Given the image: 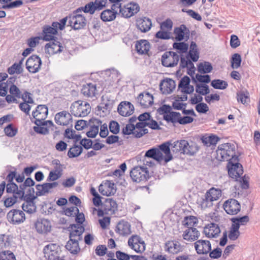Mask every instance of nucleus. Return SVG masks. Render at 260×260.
I'll use <instances>...</instances> for the list:
<instances>
[{
  "label": "nucleus",
  "instance_id": "f257e3e1",
  "mask_svg": "<svg viewBox=\"0 0 260 260\" xmlns=\"http://www.w3.org/2000/svg\"><path fill=\"white\" fill-rule=\"evenodd\" d=\"M235 146L233 143H226L219 145L216 150V158L220 161H228L239 156L236 155Z\"/></svg>",
  "mask_w": 260,
  "mask_h": 260
},
{
  "label": "nucleus",
  "instance_id": "f03ea898",
  "mask_svg": "<svg viewBox=\"0 0 260 260\" xmlns=\"http://www.w3.org/2000/svg\"><path fill=\"white\" fill-rule=\"evenodd\" d=\"M239 161L238 157H235L231 158L226 165L229 177L235 181H237L238 178L243 174V166Z\"/></svg>",
  "mask_w": 260,
  "mask_h": 260
},
{
  "label": "nucleus",
  "instance_id": "7ed1b4c3",
  "mask_svg": "<svg viewBox=\"0 0 260 260\" xmlns=\"http://www.w3.org/2000/svg\"><path fill=\"white\" fill-rule=\"evenodd\" d=\"M70 109L71 114L75 117H85L91 111L90 104L81 100H78L72 103Z\"/></svg>",
  "mask_w": 260,
  "mask_h": 260
},
{
  "label": "nucleus",
  "instance_id": "20e7f679",
  "mask_svg": "<svg viewBox=\"0 0 260 260\" xmlns=\"http://www.w3.org/2000/svg\"><path fill=\"white\" fill-rule=\"evenodd\" d=\"M130 177L134 182L146 181L151 177L146 167L136 166L130 172Z\"/></svg>",
  "mask_w": 260,
  "mask_h": 260
},
{
  "label": "nucleus",
  "instance_id": "39448f33",
  "mask_svg": "<svg viewBox=\"0 0 260 260\" xmlns=\"http://www.w3.org/2000/svg\"><path fill=\"white\" fill-rule=\"evenodd\" d=\"M68 25L74 30H79L84 28L86 24L85 17L81 14L75 13L69 15Z\"/></svg>",
  "mask_w": 260,
  "mask_h": 260
},
{
  "label": "nucleus",
  "instance_id": "423d86ee",
  "mask_svg": "<svg viewBox=\"0 0 260 260\" xmlns=\"http://www.w3.org/2000/svg\"><path fill=\"white\" fill-rule=\"evenodd\" d=\"M180 56L173 51H167L161 56L162 65L166 67H174L177 65Z\"/></svg>",
  "mask_w": 260,
  "mask_h": 260
},
{
  "label": "nucleus",
  "instance_id": "0eeeda50",
  "mask_svg": "<svg viewBox=\"0 0 260 260\" xmlns=\"http://www.w3.org/2000/svg\"><path fill=\"white\" fill-rule=\"evenodd\" d=\"M50 42L47 43L45 46V51L46 53L49 55H54L56 53H59L63 51L64 45L62 42L59 41L57 38H54V40L49 41Z\"/></svg>",
  "mask_w": 260,
  "mask_h": 260
},
{
  "label": "nucleus",
  "instance_id": "6e6552de",
  "mask_svg": "<svg viewBox=\"0 0 260 260\" xmlns=\"http://www.w3.org/2000/svg\"><path fill=\"white\" fill-rule=\"evenodd\" d=\"M42 64L41 58L37 55H32L27 59L26 68L29 72L35 74L38 72Z\"/></svg>",
  "mask_w": 260,
  "mask_h": 260
},
{
  "label": "nucleus",
  "instance_id": "1a4fd4ad",
  "mask_svg": "<svg viewBox=\"0 0 260 260\" xmlns=\"http://www.w3.org/2000/svg\"><path fill=\"white\" fill-rule=\"evenodd\" d=\"M222 207L226 213L229 215H236L241 210L240 203L235 199H230L225 201Z\"/></svg>",
  "mask_w": 260,
  "mask_h": 260
},
{
  "label": "nucleus",
  "instance_id": "9d476101",
  "mask_svg": "<svg viewBox=\"0 0 260 260\" xmlns=\"http://www.w3.org/2000/svg\"><path fill=\"white\" fill-rule=\"evenodd\" d=\"M7 218L10 223L20 224L25 221V215L21 210L12 209L7 213Z\"/></svg>",
  "mask_w": 260,
  "mask_h": 260
},
{
  "label": "nucleus",
  "instance_id": "9b49d317",
  "mask_svg": "<svg viewBox=\"0 0 260 260\" xmlns=\"http://www.w3.org/2000/svg\"><path fill=\"white\" fill-rule=\"evenodd\" d=\"M169 120L171 121V123L175 126L176 123H178L181 125H185L191 123L193 121V118L189 116H181L179 112H173L171 115L168 117Z\"/></svg>",
  "mask_w": 260,
  "mask_h": 260
},
{
  "label": "nucleus",
  "instance_id": "f8f14e48",
  "mask_svg": "<svg viewBox=\"0 0 260 260\" xmlns=\"http://www.w3.org/2000/svg\"><path fill=\"white\" fill-rule=\"evenodd\" d=\"M140 11V7L137 3H130L120 8V14L124 18H130Z\"/></svg>",
  "mask_w": 260,
  "mask_h": 260
},
{
  "label": "nucleus",
  "instance_id": "ddd939ff",
  "mask_svg": "<svg viewBox=\"0 0 260 260\" xmlns=\"http://www.w3.org/2000/svg\"><path fill=\"white\" fill-rule=\"evenodd\" d=\"M72 114L66 111H62L56 114L54 118L55 122L60 125H68L72 122Z\"/></svg>",
  "mask_w": 260,
  "mask_h": 260
},
{
  "label": "nucleus",
  "instance_id": "4468645a",
  "mask_svg": "<svg viewBox=\"0 0 260 260\" xmlns=\"http://www.w3.org/2000/svg\"><path fill=\"white\" fill-rule=\"evenodd\" d=\"M134 105L129 102H121L118 106L117 112L122 116H129L132 115L134 112Z\"/></svg>",
  "mask_w": 260,
  "mask_h": 260
},
{
  "label": "nucleus",
  "instance_id": "2eb2a0df",
  "mask_svg": "<svg viewBox=\"0 0 260 260\" xmlns=\"http://www.w3.org/2000/svg\"><path fill=\"white\" fill-rule=\"evenodd\" d=\"M194 244L198 254H207L211 250V244L208 240H199Z\"/></svg>",
  "mask_w": 260,
  "mask_h": 260
},
{
  "label": "nucleus",
  "instance_id": "dca6fc26",
  "mask_svg": "<svg viewBox=\"0 0 260 260\" xmlns=\"http://www.w3.org/2000/svg\"><path fill=\"white\" fill-rule=\"evenodd\" d=\"M175 87L176 82L171 78L165 79L159 84V89L162 94H170Z\"/></svg>",
  "mask_w": 260,
  "mask_h": 260
},
{
  "label": "nucleus",
  "instance_id": "f3484780",
  "mask_svg": "<svg viewBox=\"0 0 260 260\" xmlns=\"http://www.w3.org/2000/svg\"><path fill=\"white\" fill-rule=\"evenodd\" d=\"M45 256L48 260H57L60 257V254L56 250V244H48L45 246L43 249Z\"/></svg>",
  "mask_w": 260,
  "mask_h": 260
},
{
  "label": "nucleus",
  "instance_id": "a211bd4d",
  "mask_svg": "<svg viewBox=\"0 0 260 260\" xmlns=\"http://www.w3.org/2000/svg\"><path fill=\"white\" fill-rule=\"evenodd\" d=\"M220 232L218 225L213 222L208 224L203 231V233L206 236L209 238H217L220 233Z\"/></svg>",
  "mask_w": 260,
  "mask_h": 260
},
{
  "label": "nucleus",
  "instance_id": "6ab92c4d",
  "mask_svg": "<svg viewBox=\"0 0 260 260\" xmlns=\"http://www.w3.org/2000/svg\"><path fill=\"white\" fill-rule=\"evenodd\" d=\"M37 231L40 234H47L51 231V225L50 221L43 218L38 220L35 223Z\"/></svg>",
  "mask_w": 260,
  "mask_h": 260
},
{
  "label": "nucleus",
  "instance_id": "aec40b11",
  "mask_svg": "<svg viewBox=\"0 0 260 260\" xmlns=\"http://www.w3.org/2000/svg\"><path fill=\"white\" fill-rule=\"evenodd\" d=\"M102 208L104 209L106 214H108L109 212L111 215L115 213L117 210L118 205L116 201L113 199H105L101 206Z\"/></svg>",
  "mask_w": 260,
  "mask_h": 260
},
{
  "label": "nucleus",
  "instance_id": "412c9836",
  "mask_svg": "<svg viewBox=\"0 0 260 260\" xmlns=\"http://www.w3.org/2000/svg\"><path fill=\"white\" fill-rule=\"evenodd\" d=\"M137 52L139 55L148 54L150 48V44L147 40H140L137 41L135 44Z\"/></svg>",
  "mask_w": 260,
  "mask_h": 260
},
{
  "label": "nucleus",
  "instance_id": "4be33fe9",
  "mask_svg": "<svg viewBox=\"0 0 260 260\" xmlns=\"http://www.w3.org/2000/svg\"><path fill=\"white\" fill-rule=\"evenodd\" d=\"M136 26L142 32H146L151 28V20L147 17L140 18L136 21Z\"/></svg>",
  "mask_w": 260,
  "mask_h": 260
},
{
  "label": "nucleus",
  "instance_id": "5701e85b",
  "mask_svg": "<svg viewBox=\"0 0 260 260\" xmlns=\"http://www.w3.org/2000/svg\"><path fill=\"white\" fill-rule=\"evenodd\" d=\"M138 99L140 104L144 108H148L153 104V96L149 92H146L139 94Z\"/></svg>",
  "mask_w": 260,
  "mask_h": 260
},
{
  "label": "nucleus",
  "instance_id": "b1692460",
  "mask_svg": "<svg viewBox=\"0 0 260 260\" xmlns=\"http://www.w3.org/2000/svg\"><path fill=\"white\" fill-rule=\"evenodd\" d=\"M58 31L56 30L54 28H52L51 26L46 25H44L43 29V40L45 41H49L54 40V38L57 39L54 35H57Z\"/></svg>",
  "mask_w": 260,
  "mask_h": 260
},
{
  "label": "nucleus",
  "instance_id": "393cba45",
  "mask_svg": "<svg viewBox=\"0 0 260 260\" xmlns=\"http://www.w3.org/2000/svg\"><path fill=\"white\" fill-rule=\"evenodd\" d=\"M165 250L169 253L177 254L181 251V247L178 241H168L165 243Z\"/></svg>",
  "mask_w": 260,
  "mask_h": 260
},
{
  "label": "nucleus",
  "instance_id": "a878e982",
  "mask_svg": "<svg viewBox=\"0 0 260 260\" xmlns=\"http://www.w3.org/2000/svg\"><path fill=\"white\" fill-rule=\"evenodd\" d=\"M115 231L121 235H128L131 233V225L128 222L122 220L117 224Z\"/></svg>",
  "mask_w": 260,
  "mask_h": 260
},
{
  "label": "nucleus",
  "instance_id": "bb28decb",
  "mask_svg": "<svg viewBox=\"0 0 260 260\" xmlns=\"http://www.w3.org/2000/svg\"><path fill=\"white\" fill-rule=\"evenodd\" d=\"M172 145V151L174 153H178L184 154L183 150L185 147L188 145V141L185 140H178L174 142Z\"/></svg>",
  "mask_w": 260,
  "mask_h": 260
},
{
  "label": "nucleus",
  "instance_id": "cd10ccee",
  "mask_svg": "<svg viewBox=\"0 0 260 260\" xmlns=\"http://www.w3.org/2000/svg\"><path fill=\"white\" fill-rule=\"evenodd\" d=\"M200 236V233L197 229L193 227L188 229L184 232L183 238L188 241H193L197 240Z\"/></svg>",
  "mask_w": 260,
  "mask_h": 260
},
{
  "label": "nucleus",
  "instance_id": "c85d7f7f",
  "mask_svg": "<svg viewBox=\"0 0 260 260\" xmlns=\"http://www.w3.org/2000/svg\"><path fill=\"white\" fill-rule=\"evenodd\" d=\"M79 241L76 239H69L65 246L66 248L72 254H77L80 251Z\"/></svg>",
  "mask_w": 260,
  "mask_h": 260
},
{
  "label": "nucleus",
  "instance_id": "c756f323",
  "mask_svg": "<svg viewBox=\"0 0 260 260\" xmlns=\"http://www.w3.org/2000/svg\"><path fill=\"white\" fill-rule=\"evenodd\" d=\"M145 157L151 158L157 161H160L163 159V155L159 149L153 147L148 150L145 154Z\"/></svg>",
  "mask_w": 260,
  "mask_h": 260
},
{
  "label": "nucleus",
  "instance_id": "7c9ffc66",
  "mask_svg": "<svg viewBox=\"0 0 260 260\" xmlns=\"http://www.w3.org/2000/svg\"><path fill=\"white\" fill-rule=\"evenodd\" d=\"M96 91V85L89 83L84 85L81 89L82 93L87 97H93L95 96Z\"/></svg>",
  "mask_w": 260,
  "mask_h": 260
},
{
  "label": "nucleus",
  "instance_id": "2f4dec72",
  "mask_svg": "<svg viewBox=\"0 0 260 260\" xmlns=\"http://www.w3.org/2000/svg\"><path fill=\"white\" fill-rule=\"evenodd\" d=\"M48 114V108L45 105H39L35 111L32 112L33 117L40 116L42 119H45Z\"/></svg>",
  "mask_w": 260,
  "mask_h": 260
},
{
  "label": "nucleus",
  "instance_id": "473e14b6",
  "mask_svg": "<svg viewBox=\"0 0 260 260\" xmlns=\"http://www.w3.org/2000/svg\"><path fill=\"white\" fill-rule=\"evenodd\" d=\"M172 107L169 105L164 104L160 106L157 110V112L160 115H163V119L167 122V123L171 122V121L169 120L168 117L171 115L172 113L175 112V111H172Z\"/></svg>",
  "mask_w": 260,
  "mask_h": 260
},
{
  "label": "nucleus",
  "instance_id": "72a5a7b5",
  "mask_svg": "<svg viewBox=\"0 0 260 260\" xmlns=\"http://www.w3.org/2000/svg\"><path fill=\"white\" fill-rule=\"evenodd\" d=\"M101 105L104 106V109L106 112H110L113 107L115 100H113L111 95H103L101 97Z\"/></svg>",
  "mask_w": 260,
  "mask_h": 260
},
{
  "label": "nucleus",
  "instance_id": "f704fd0d",
  "mask_svg": "<svg viewBox=\"0 0 260 260\" xmlns=\"http://www.w3.org/2000/svg\"><path fill=\"white\" fill-rule=\"evenodd\" d=\"M117 14V11L106 9L101 13L100 17L101 20L104 22L111 21L115 19Z\"/></svg>",
  "mask_w": 260,
  "mask_h": 260
},
{
  "label": "nucleus",
  "instance_id": "c9c22d12",
  "mask_svg": "<svg viewBox=\"0 0 260 260\" xmlns=\"http://www.w3.org/2000/svg\"><path fill=\"white\" fill-rule=\"evenodd\" d=\"M197 70L201 74H208L212 72L213 67L210 62L204 61L198 64Z\"/></svg>",
  "mask_w": 260,
  "mask_h": 260
},
{
  "label": "nucleus",
  "instance_id": "e433bc0d",
  "mask_svg": "<svg viewBox=\"0 0 260 260\" xmlns=\"http://www.w3.org/2000/svg\"><path fill=\"white\" fill-rule=\"evenodd\" d=\"M83 148L81 146L74 144L67 153L68 156L70 158H75L80 156L83 152Z\"/></svg>",
  "mask_w": 260,
  "mask_h": 260
},
{
  "label": "nucleus",
  "instance_id": "4c0bfd02",
  "mask_svg": "<svg viewBox=\"0 0 260 260\" xmlns=\"http://www.w3.org/2000/svg\"><path fill=\"white\" fill-rule=\"evenodd\" d=\"M200 147L199 146L193 142H188V145L185 147L183 150L184 154H186L189 156L193 155L199 150Z\"/></svg>",
  "mask_w": 260,
  "mask_h": 260
},
{
  "label": "nucleus",
  "instance_id": "58836bf2",
  "mask_svg": "<svg viewBox=\"0 0 260 260\" xmlns=\"http://www.w3.org/2000/svg\"><path fill=\"white\" fill-rule=\"evenodd\" d=\"M69 239H76L80 241L82 239V234L85 231L83 226H80V229L70 230Z\"/></svg>",
  "mask_w": 260,
  "mask_h": 260
},
{
  "label": "nucleus",
  "instance_id": "ea45409f",
  "mask_svg": "<svg viewBox=\"0 0 260 260\" xmlns=\"http://www.w3.org/2000/svg\"><path fill=\"white\" fill-rule=\"evenodd\" d=\"M185 30L186 25L184 24H181L179 27L174 28L175 39L177 42H180L184 40V32Z\"/></svg>",
  "mask_w": 260,
  "mask_h": 260
},
{
  "label": "nucleus",
  "instance_id": "a19ab883",
  "mask_svg": "<svg viewBox=\"0 0 260 260\" xmlns=\"http://www.w3.org/2000/svg\"><path fill=\"white\" fill-rule=\"evenodd\" d=\"M233 224L240 228V225H245L249 221L248 215H244L241 217H235L231 219Z\"/></svg>",
  "mask_w": 260,
  "mask_h": 260
},
{
  "label": "nucleus",
  "instance_id": "79ce46f5",
  "mask_svg": "<svg viewBox=\"0 0 260 260\" xmlns=\"http://www.w3.org/2000/svg\"><path fill=\"white\" fill-rule=\"evenodd\" d=\"M198 222V218L194 216H185L182 221V224L188 229L195 226Z\"/></svg>",
  "mask_w": 260,
  "mask_h": 260
},
{
  "label": "nucleus",
  "instance_id": "37998d69",
  "mask_svg": "<svg viewBox=\"0 0 260 260\" xmlns=\"http://www.w3.org/2000/svg\"><path fill=\"white\" fill-rule=\"evenodd\" d=\"M211 86L214 89L223 90L228 87V83L222 80L214 79L211 81Z\"/></svg>",
  "mask_w": 260,
  "mask_h": 260
},
{
  "label": "nucleus",
  "instance_id": "c03bdc74",
  "mask_svg": "<svg viewBox=\"0 0 260 260\" xmlns=\"http://www.w3.org/2000/svg\"><path fill=\"white\" fill-rule=\"evenodd\" d=\"M173 47L179 53H186L188 49V44L184 42H174Z\"/></svg>",
  "mask_w": 260,
  "mask_h": 260
},
{
  "label": "nucleus",
  "instance_id": "a18cd8bd",
  "mask_svg": "<svg viewBox=\"0 0 260 260\" xmlns=\"http://www.w3.org/2000/svg\"><path fill=\"white\" fill-rule=\"evenodd\" d=\"M237 98L238 101L240 102L243 104L250 102L249 94L247 90L238 92L237 93Z\"/></svg>",
  "mask_w": 260,
  "mask_h": 260
},
{
  "label": "nucleus",
  "instance_id": "49530a36",
  "mask_svg": "<svg viewBox=\"0 0 260 260\" xmlns=\"http://www.w3.org/2000/svg\"><path fill=\"white\" fill-rule=\"evenodd\" d=\"M196 92L202 95H206L210 93L209 87L205 84L196 83Z\"/></svg>",
  "mask_w": 260,
  "mask_h": 260
},
{
  "label": "nucleus",
  "instance_id": "de8ad7c7",
  "mask_svg": "<svg viewBox=\"0 0 260 260\" xmlns=\"http://www.w3.org/2000/svg\"><path fill=\"white\" fill-rule=\"evenodd\" d=\"M239 229L235 224H232L229 234V238L231 240L234 241L239 238L240 235Z\"/></svg>",
  "mask_w": 260,
  "mask_h": 260
},
{
  "label": "nucleus",
  "instance_id": "09e8293b",
  "mask_svg": "<svg viewBox=\"0 0 260 260\" xmlns=\"http://www.w3.org/2000/svg\"><path fill=\"white\" fill-rule=\"evenodd\" d=\"M242 59L241 56L239 53L234 54L231 59V67L233 69H237L240 67Z\"/></svg>",
  "mask_w": 260,
  "mask_h": 260
},
{
  "label": "nucleus",
  "instance_id": "8fccbe9b",
  "mask_svg": "<svg viewBox=\"0 0 260 260\" xmlns=\"http://www.w3.org/2000/svg\"><path fill=\"white\" fill-rule=\"evenodd\" d=\"M4 131L6 136L12 138L17 134L18 129L14 127L13 124L10 123L5 127Z\"/></svg>",
  "mask_w": 260,
  "mask_h": 260
},
{
  "label": "nucleus",
  "instance_id": "3c124183",
  "mask_svg": "<svg viewBox=\"0 0 260 260\" xmlns=\"http://www.w3.org/2000/svg\"><path fill=\"white\" fill-rule=\"evenodd\" d=\"M10 237V235H6L4 234H0V247L2 248H6L11 246Z\"/></svg>",
  "mask_w": 260,
  "mask_h": 260
},
{
  "label": "nucleus",
  "instance_id": "603ef678",
  "mask_svg": "<svg viewBox=\"0 0 260 260\" xmlns=\"http://www.w3.org/2000/svg\"><path fill=\"white\" fill-rule=\"evenodd\" d=\"M141 240L142 238L140 236L137 235H133L128 240V245L132 249L135 250L136 249L135 245H139Z\"/></svg>",
  "mask_w": 260,
  "mask_h": 260
},
{
  "label": "nucleus",
  "instance_id": "864d4df0",
  "mask_svg": "<svg viewBox=\"0 0 260 260\" xmlns=\"http://www.w3.org/2000/svg\"><path fill=\"white\" fill-rule=\"evenodd\" d=\"M7 72L11 75H14L15 73L20 74L22 73L23 69L20 67V64H17V62H15L12 66L8 68Z\"/></svg>",
  "mask_w": 260,
  "mask_h": 260
},
{
  "label": "nucleus",
  "instance_id": "5fc2aeb1",
  "mask_svg": "<svg viewBox=\"0 0 260 260\" xmlns=\"http://www.w3.org/2000/svg\"><path fill=\"white\" fill-rule=\"evenodd\" d=\"M207 192L212 198L214 201H217L221 196V190L218 188L212 187L209 189Z\"/></svg>",
  "mask_w": 260,
  "mask_h": 260
},
{
  "label": "nucleus",
  "instance_id": "6e6d98bb",
  "mask_svg": "<svg viewBox=\"0 0 260 260\" xmlns=\"http://www.w3.org/2000/svg\"><path fill=\"white\" fill-rule=\"evenodd\" d=\"M170 35L171 32L170 31L160 29L155 34V38L161 40L174 39V38L171 37Z\"/></svg>",
  "mask_w": 260,
  "mask_h": 260
},
{
  "label": "nucleus",
  "instance_id": "4d7b16f0",
  "mask_svg": "<svg viewBox=\"0 0 260 260\" xmlns=\"http://www.w3.org/2000/svg\"><path fill=\"white\" fill-rule=\"evenodd\" d=\"M214 201V200L206 192L204 198H203L201 202V206L203 208H208L212 207L213 205L212 202Z\"/></svg>",
  "mask_w": 260,
  "mask_h": 260
},
{
  "label": "nucleus",
  "instance_id": "13d9d810",
  "mask_svg": "<svg viewBox=\"0 0 260 260\" xmlns=\"http://www.w3.org/2000/svg\"><path fill=\"white\" fill-rule=\"evenodd\" d=\"M23 1L22 0H16L13 2H10L7 4L2 6V8L4 9H10L20 7L23 5Z\"/></svg>",
  "mask_w": 260,
  "mask_h": 260
},
{
  "label": "nucleus",
  "instance_id": "bf43d9fd",
  "mask_svg": "<svg viewBox=\"0 0 260 260\" xmlns=\"http://www.w3.org/2000/svg\"><path fill=\"white\" fill-rule=\"evenodd\" d=\"M41 196H37V192L36 195L32 193H26L25 196L23 200L25 201L26 203H27V206L34 207V204H36L35 200L38 197Z\"/></svg>",
  "mask_w": 260,
  "mask_h": 260
},
{
  "label": "nucleus",
  "instance_id": "052dcab7",
  "mask_svg": "<svg viewBox=\"0 0 260 260\" xmlns=\"http://www.w3.org/2000/svg\"><path fill=\"white\" fill-rule=\"evenodd\" d=\"M110 132L114 135L118 134L120 132V125L118 122L115 120H112L109 124Z\"/></svg>",
  "mask_w": 260,
  "mask_h": 260
},
{
  "label": "nucleus",
  "instance_id": "680f3d73",
  "mask_svg": "<svg viewBox=\"0 0 260 260\" xmlns=\"http://www.w3.org/2000/svg\"><path fill=\"white\" fill-rule=\"evenodd\" d=\"M0 260H16L14 254L9 250L4 251L0 254Z\"/></svg>",
  "mask_w": 260,
  "mask_h": 260
},
{
  "label": "nucleus",
  "instance_id": "e2e57ef3",
  "mask_svg": "<svg viewBox=\"0 0 260 260\" xmlns=\"http://www.w3.org/2000/svg\"><path fill=\"white\" fill-rule=\"evenodd\" d=\"M190 79L187 76H184L179 82L178 88H181V90H185L186 87L189 86Z\"/></svg>",
  "mask_w": 260,
  "mask_h": 260
},
{
  "label": "nucleus",
  "instance_id": "0e129e2a",
  "mask_svg": "<svg viewBox=\"0 0 260 260\" xmlns=\"http://www.w3.org/2000/svg\"><path fill=\"white\" fill-rule=\"evenodd\" d=\"M173 22L170 18H167L165 21L162 22L160 24L161 30L170 31L173 27Z\"/></svg>",
  "mask_w": 260,
  "mask_h": 260
},
{
  "label": "nucleus",
  "instance_id": "69168bd1",
  "mask_svg": "<svg viewBox=\"0 0 260 260\" xmlns=\"http://www.w3.org/2000/svg\"><path fill=\"white\" fill-rule=\"evenodd\" d=\"M196 79L197 82L202 83V84H207L211 81L210 76L209 75H201L197 74L196 75Z\"/></svg>",
  "mask_w": 260,
  "mask_h": 260
},
{
  "label": "nucleus",
  "instance_id": "338daca9",
  "mask_svg": "<svg viewBox=\"0 0 260 260\" xmlns=\"http://www.w3.org/2000/svg\"><path fill=\"white\" fill-rule=\"evenodd\" d=\"M104 185L109 189H110V190H109V195L113 196L116 193L117 188L115 183L112 181L107 180Z\"/></svg>",
  "mask_w": 260,
  "mask_h": 260
},
{
  "label": "nucleus",
  "instance_id": "774afa93",
  "mask_svg": "<svg viewBox=\"0 0 260 260\" xmlns=\"http://www.w3.org/2000/svg\"><path fill=\"white\" fill-rule=\"evenodd\" d=\"M84 13L93 14L96 10L95 4L93 2H90L85 5L84 7Z\"/></svg>",
  "mask_w": 260,
  "mask_h": 260
}]
</instances>
